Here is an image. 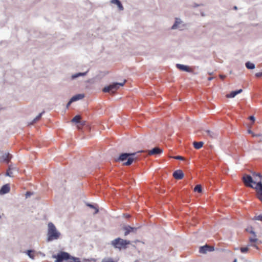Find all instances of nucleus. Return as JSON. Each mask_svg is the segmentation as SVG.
<instances>
[{"mask_svg":"<svg viewBox=\"0 0 262 262\" xmlns=\"http://www.w3.org/2000/svg\"><path fill=\"white\" fill-rule=\"evenodd\" d=\"M184 174L182 170L178 169L173 173V177L177 180H181L183 178Z\"/></svg>","mask_w":262,"mask_h":262,"instance_id":"obj_11","label":"nucleus"},{"mask_svg":"<svg viewBox=\"0 0 262 262\" xmlns=\"http://www.w3.org/2000/svg\"><path fill=\"white\" fill-rule=\"evenodd\" d=\"M245 66L249 70H253L255 68V64L250 61H247L245 63Z\"/></svg>","mask_w":262,"mask_h":262,"instance_id":"obj_21","label":"nucleus"},{"mask_svg":"<svg viewBox=\"0 0 262 262\" xmlns=\"http://www.w3.org/2000/svg\"><path fill=\"white\" fill-rule=\"evenodd\" d=\"M233 9L234 10H237V9H238V8H237V6H234L233 7Z\"/></svg>","mask_w":262,"mask_h":262,"instance_id":"obj_51","label":"nucleus"},{"mask_svg":"<svg viewBox=\"0 0 262 262\" xmlns=\"http://www.w3.org/2000/svg\"><path fill=\"white\" fill-rule=\"evenodd\" d=\"M117 6L119 10L122 11L124 9V7L120 1L118 4H117Z\"/></svg>","mask_w":262,"mask_h":262,"instance_id":"obj_33","label":"nucleus"},{"mask_svg":"<svg viewBox=\"0 0 262 262\" xmlns=\"http://www.w3.org/2000/svg\"><path fill=\"white\" fill-rule=\"evenodd\" d=\"M138 159V157H135V156H130V157H128L127 159V161L125 163H124V165H126V166H128V165H130L132 164V163L133 162V161L134 160H136Z\"/></svg>","mask_w":262,"mask_h":262,"instance_id":"obj_17","label":"nucleus"},{"mask_svg":"<svg viewBox=\"0 0 262 262\" xmlns=\"http://www.w3.org/2000/svg\"><path fill=\"white\" fill-rule=\"evenodd\" d=\"M84 97V95L83 94H78L72 96L71 99V101L73 102L77 101L78 100H81Z\"/></svg>","mask_w":262,"mask_h":262,"instance_id":"obj_15","label":"nucleus"},{"mask_svg":"<svg viewBox=\"0 0 262 262\" xmlns=\"http://www.w3.org/2000/svg\"><path fill=\"white\" fill-rule=\"evenodd\" d=\"M10 191L9 185L7 184L3 185L0 189V194H5L8 193Z\"/></svg>","mask_w":262,"mask_h":262,"instance_id":"obj_14","label":"nucleus"},{"mask_svg":"<svg viewBox=\"0 0 262 262\" xmlns=\"http://www.w3.org/2000/svg\"><path fill=\"white\" fill-rule=\"evenodd\" d=\"M213 78L212 77H208L207 78V79H208V80H209V81H211V80H212V79H213Z\"/></svg>","mask_w":262,"mask_h":262,"instance_id":"obj_50","label":"nucleus"},{"mask_svg":"<svg viewBox=\"0 0 262 262\" xmlns=\"http://www.w3.org/2000/svg\"><path fill=\"white\" fill-rule=\"evenodd\" d=\"M119 0H111V3L114 4H115L117 5V4H118L119 3Z\"/></svg>","mask_w":262,"mask_h":262,"instance_id":"obj_44","label":"nucleus"},{"mask_svg":"<svg viewBox=\"0 0 262 262\" xmlns=\"http://www.w3.org/2000/svg\"><path fill=\"white\" fill-rule=\"evenodd\" d=\"M235 250H238V248H235Z\"/></svg>","mask_w":262,"mask_h":262,"instance_id":"obj_57","label":"nucleus"},{"mask_svg":"<svg viewBox=\"0 0 262 262\" xmlns=\"http://www.w3.org/2000/svg\"><path fill=\"white\" fill-rule=\"evenodd\" d=\"M130 243L129 241L118 237L112 241L111 244L114 248L121 250L126 249L127 245L130 244Z\"/></svg>","mask_w":262,"mask_h":262,"instance_id":"obj_4","label":"nucleus"},{"mask_svg":"<svg viewBox=\"0 0 262 262\" xmlns=\"http://www.w3.org/2000/svg\"><path fill=\"white\" fill-rule=\"evenodd\" d=\"M125 80L123 82H116V84H117V86H118V88L119 89L120 86H123L124 85V84H125Z\"/></svg>","mask_w":262,"mask_h":262,"instance_id":"obj_37","label":"nucleus"},{"mask_svg":"<svg viewBox=\"0 0 262 262\" xmlns=\"http://www.w3.org/2000/svg\"><path fill=\"white\" fill-rule=\"evenodd\" d=\"M86 205H87L88 206L90 207V208H94V209H95V214H96V213H98V211H99L98 209V208H96L94 205H93V204H90V203H87V204H86Z\"/></svg>","mask_w":262,"mask_h":262,"instance_id":"obj_30","label":"nucleus"},{"mask_svg":"<svg viewBox=\"0 0 262 262\" xmlns=\"http://www.w3.org/2000/svg\"><path fill=\"white\" fill-rule=\"evenodd\" d=\"M250 173L254 177H258L259 178L261 179V174L260 173L256 172L254 171H250Z\"/></svg>","mask_w":262,"mask_h":262,"instance_id":"obj_31","label":"nucleus"},{"mask_svg":"<svg viewBox=\"0 0 262 262\" xmlns=\"http://www.w3.org/2000/svg\"><path fill=\"white\" fill-rule=\"evenodd\" d=\"M249 134H250L253 137H255L258 138L259 141L262 142V133H259L258 132H248Z\"/></svg>","mask_w":262,"mask_h":262,"instance_id":"obj_19","label":"nucleus"},{"mask_svg":"<svg viewBox=\"0 0 262 262\" xmlns=\"http://www.w3.org/2000/svg\"><path fill=\"white\" fill-rule=\"evenodd\" d=\"M248 119L251 123H254L255 121V117L253 115L250 116L248 117Z\"/></svg>","mask_w":262,"mask_h":262,"instance_id":"obj_36","label":"nucleus"},{"mask_svg":"<svg viewBox=\"0 0 262 262\" xmlns=\"http://www.w3.org/2000/svg\"><path fill=\"white\" fill-rule=\"evenodd\" d=\"M47 242H51L57 240L61 236V233L57 230L53 223L50 222L48 224Z\"/></svg>","mask_w":262,"mask_h":262,"instance_id":"obj_2","label":"nucleus"},{"mask_svg":"<svg viewBox=\"0 0 262 262\" xmlns=\"http://www.w3.org/2000/svg\"><path fill=\"white\" fill-rule=\"evenodd\" d=\"M142 151H139L137 152V153H139ZM136 154H137V152H130V153L123 152V153H122L119 156V157L118 158L117 161H119V162H123L124 160H125L126 159H127V158L128 157L135 156Z\"/></svg>","mask_w":262,"mask_h":262,"instance_id":"obj_7","label":"nucleus"},{"mask_svg":"<svg viewBox=\"0 0 262 262\" xmlns=\"http://www.w3.org/2000/svg\"><path fill=\"white\" fill-rule=\"evenodd\" d=\"M116 84V82H112L110 84L105 86L102 89L103 92L114 94L118 89L117 84Z\"/></svg>","mask_w":262,"mask_h":262,"instance_id":"obj_6","label":"nucleus"},{"mask_svg":"<svg viewBox=\"0 0 262 262\" xmlns=\"http://www.w3.org/2000/svg\"><path fill=\"white\" fill-rule=\"evenodd\" d=\"M249 241L252 243H254L257 241V238L254 236V237H250Z\"/></svg>","mask_w":262,"mask_h":262,"instance_id":"obj_39","label":"nucleus"},{"mask_svg":"<svg viewBox=\"0 0 262 262\" xmlns=\"http://www.w3.org/2000/svg\"><path fill=\"white\" fill-rule=\"evenodd\" d=\"M203 142H193V145L196 149L201 148L203 145Z\"/></svg>","mask_w":262,"mask_h":262,"instance_id":"obj_22","label":"nucleus"},{"mask_svg":"<svg viewBox=\"0 0 262 262\" xmlns=\"http://www.w3.org/2000/svg\"><path fill=\"white\" fill-rule=\"evenodd\" d=\"M237 261V259H235L233 261V262H236Z\"/></svg>","mask_w":262,"mask_h":262,"instance_id":"obj_55","label":"nucleus"},{"mask_svg":"<svg viewBox=\"0 0 262 262\" xmlns=\"http://www.w3.org/2000/svg\"><path fill=\"white\" fill-rule=\"evenodd\" d=\"M163 152V150L158 147H154L151 150L148 151V155H156L161 154Z\"/></svg>","mask_w":262,"mask_h":262,"instance_id":"obj_12","label":"nucleus"},{"mask_svg":"<svg viewBox=\"0 0 262 262\" xmlns=\"http://www.w3.org/2000/svg\"><path fill=\"white\" fill-rule=\"evenodd\" d=\"M39 254H40L41 256H42V257L45 256V254H44L43 253H42V252H39Z\"/></svg>","mask_w":262,"mask_h":262,"instance_id":"obj_49","label":"nucleus"},{"mask_svg":"<svg viewBox=\"0 0 262 262\" xmlns=\"http://www.w3.org/2000/svg\"><path fill=\"white\" fill-rule=\"evenodd\" d=\"M102 262H114L112 258L104 259Z\"/></svg>","mask_w":262,"mask_h":262,"instance_id":"obj_42","label":"nucleus"},{"mask_svg":"<svg viewBox=\"0 0 262 262\" xmlns=\"http://www.w3.org/2000/svg\"><path fill=\"white\" fill-rule=\"evenodd\" d=\"M74 102L73 101H71V99L70 98L69 101H68V102L67 103V105H66V107L67 108H68L71 105V104Z\"/></svg>","mask_w":262,"mask_h":262,"instance_id":"obj_41","label":"nucleus"},{"mask_svg":"<svg viewBox=\"0 0 262 262\" xmlns=\"http://www.w3.org/2000/svg\"><path fill=\"white\" fill-rule=\"evenodd\" d=\"M248 247H242L241 248V251L242 253H246L248 251Z\"/></svg>","mask_w":262,"mask_h":262,"instance_id":"obj_38","label":"nucleus"},{"mask_svg":"<svg viewBox=\"0 0 262 262\" xmlns=\"http://www.w3.org/2000/svg\"><path fill=\"white\" fill-rule=\"evenodd\" d=\"M182 23L180 18H176L175 21L173 25L171 27V29L174 30L179 28L178 26Z\"/></svg>","mask_w":262,"mask_h":262,"instance_id":"obj_18","label":"nucleus"},{"mask_svg":"<svg viewBox=\"0 0 262 262\" xmlns=\"http://www.w3.org/2000/svg\"><path fill=\"white\" fill-rule=\"evenodd\" d=\"M242 92H243V90L241 89H238V90H236L235 91H232L230 92L228 94H227L226 95V97L227 98H234L237 95L241 93Z\"/></svg>","mask_w":262,"mask_h":262,"instance_id":"obj_13","label":"nucleus"},{"mask_svg":"<svg viewBox=\"0 0 262 262\" xmlns=\"http://www.w3.org/2000/svg\"><path fill=\"white\" fill-rule=\"evenodd\" d=\"M11 156L9 153L4 154L2 157V159L3 161L8 162L11 159Z\"/></svg>","mask_w":262,"mask_h":262,"instance_id":"obj_20","label":"nucleus"},{"mask_svg":"<svg viewBox=\"0 0 262 262\" xmlns=\"http://www.w3.org/2000/svg\"><path fill=\"white\" fill-rule=\"evenodd\" d=\"M201 6H204V5L203 4H198L196 3H194L193 7L194 8H196V7H198Z\"/></svg>","mask_w":262,"mask_h":262,"instance_id":"obj_46","label":"nucleus"},{"mask_svg":"<svg viewBox=\"0 0 262 262\" xmlns=\"http://www.w3.org/2000/svg\"><path fill=\"white\" fill-rule=\"evenodd\" d=\"M173 158L174 159H177V160H184V158L183 157H181V156H180L173 157Z\"/></svg>","mask_w":262,"mask_h":262,"instance_id":"obj_40","label":"nucleus"},{"mask_svg":"<svg viewBox=\"0 0 262 262\" xmlns=\"http://www.w3.org/2000/svg\"><path fill=\"white\" fill-rule=\"evenodd\" d=\"M221 78L222 79H223V78H224V76H221Z\"/></svg>","mask_w":262,"mask_h":262,"instance_id":"obj_54","label":"nucleus"},{"mask_svg":"<svg viewBox=\"0 0 262 262\" xmlns=\"http://www.w3.org/2000/svg\"><path fill=\"white\" fill-rule=\"evenodd\" d=\"M33 252V250H28L27 251V255L31 259H34V255L31 254V253Z\"/></svg>","mask_w":262,"mask_h":262,"instance_id":"obj_32","label":"nucleus"},{"mask_svg":"<svg viewBox=\"0 0 262 262\" xmlns=\"http://www.w3.org/2000/svg\"><path fill=\"white\" fill-rule=\"evenodd\" d=\"M176 67H177V69L182 71H184L188 73L192 72V71L190 69V67L188 66L177 63L176 64Z\"/></svg>","mask_w":262,"mask_h":262,"instance_id":"obj_9","label":"nucleus"},{"mask_svg":"<svg viewBox=\"0 0 262 262\" xmlns=\"http://www.w3.org/2000/svg\"><path fill=\"white\" fill-rule=\"evenodd\" d=\"M88 72V71L84 72H78L72 75L71 79L72 80L75 79L80 76H85Z\"/></svg>","mask_w":262,"mask_h":262,"instance_id":"obj_16","label":"nucleus"},{"mask_svg":"<svg viewBox=\"0 0 262 262\" xmlns=\"http://www.w3.org/2000/svg\"><path fill=\"white\" fill-rule=\"evenodd\" d=\"M69 260H70L69 262H81L79 258L72 256L71 255L70 258Z\"/></svg>","mask_w":262,"mask_h":262,"instance_id":"obj_27","label":"nucleus"},{"mask_svg":"<svg viewBox=\"0 0 262 262\" xmlns=\"http://www.w3.org/2000/svg\"><path fill=\"white\" fill-rule=\"evenodd\" d=\"M123 229L125 231L124 235L126 236L130 232H135L137 230V228L133 227L130 226H125L123 227Z\"/></svg>","mask_w":262,"mask_h":262,"instance_id":"obj_10","label":"nucleus"},{"mask_svg":"<svg viewBox=\"0 0 262 262\" xmlns=\"http://www.w3.org/2000/svg\"><path fill=\"white\" fill-rule=\"evenodd\" d=\"M247 131L250 132V131H252V130H251V129L250 128H248L247 129Z\"/></svg>","mask_w":262,"mask_h":262,"instance_id":"obj_52","label":"nucleus"},{"mask_svg":"<svg viewBox=\"0 0 262 262\" xmlns=\"http://www.w3.org/2000/svg\"><path fill=\"white\" fill-rule=\"evenodd\" d=\"M130 215L129 214L126 215V217H129Z\"/></svg>","mask_w":262,"mask_h":262,"instance_id":"obj_53","label":"nucleus"},{"mask_svg":"<svg viewBox=\"0 0 262 262\" xmlns=\"http://www.w3.org/2000/svg\"><path fill=\"white\" fill-rule=\"evenodd\" d=\"M71 122L75 123L77 125L78 129H89L90 130H91V129H102L101 128L96 129L94 128V126H92L91 125H90L89 123H88L86 121L81 119V116L80 115H76V116H75L71 120Z\"/></svg>","mask_w":262,"mask_h":262,"instance_id":"obj_3","label":"nucleus"},{"mask_svg":"<svg viewBox=\"0 0 262 262\" xmlns=\"http://www.w3.org/2000/svg\"><path fill=\"white\" fill-rule=\"evenodd\" d=\"M214 250L213 247L209 246L208 245H205L201 246L200 248L199 252L201 253L205 254L208 251H212Z\"/></svg>","mask_w":262,"mask_h":262,"instance_id":"obj_8","label":"nucleus"},{"mask_svg":"<svg viewBox=\"0 0 262 262\" xmlns=\"http://www.w3.org/2000/svg\"><path fill=\"white\" fill-rule=\"evenodd\" d=\"M71 255L66 252L61 251L57 255H53L52 257L56 258L55 262H62L63 260H69L70 258Z\"/></svg>","mask_w":262,"mask_h":262,"instance_id":"obj_5","label":"nucleus"},{"mask_svg":"<svg viewBox=\"0 0 262 262\" xmlns=\"http://www.w3.org/2000/svg\"><path fill=\"white\" fill-rule=\"evenodd\" d=\"M247 231L249 232V233H250L251 234H252L254 237H256L255 232L253 230H252V229H247Z\"/></svg>","mask_w":262,"mask_h":262,"instance_id":"obj_43","label":"nucleus"},{"mask_svg":"<svg viewBox=\"0 0 262 262\" xmlns=\"http://www.w3.org/2000/svg\"><path fill=\"white\" fill-rule=\"evenodd\" d=\"M44 113V112H42L40 113H39L35 118H34L33 119V120L32 121V122L30 123V124H33V123H35L36 122H37V121H38L41 118V116L43 114V113Z\"/></svg>","mask_w":262,"mask_h":262,"instance_id":"obj_25","label":"nucleus"},{"mask_svg":"<svg viewBox=\"0 0 262 262\" xmlns=\"http://www.w3.org/2000/svg\"><path fill=\"white\" fill-rule=\"evenodd\" d=\"M13 173H14V172H13V171H11V169L8 168V170H7L6 176L9 177H13Z\"/></svg>","mask_w":262,"mask_h":262,"instance_id":"obj_29","label":"nucleus"},{"mask_svg":"<svg viewBox=\"0 0 262 262\" xmlns=\"http://www.w3.org/2000/svg\"><path fill=\"white\" fill-rule=\"evenodd\" d=\"M253 220L262 221V214H260L258 215H255L253 217Z\"/></svg>","mask_w":262,"mask_h":262,"instance_id":"obj_34","label":"nucleus"},{"mask_svg":"<svg viewBox=\"0 0 262 262\" xmlns=\"http://www.w3.org/2000/svg\"><path fill=\"white\" fill-rule=\"evenodd\" d=\"M207 135L212 139L217 138L219 135L217 132H207Z\"/></svg>","mask_w":262,"mask_h":262,"instance_id":"obj_26","label":"nucleus"},{"mask_svg":"<svg viewBox=\"0 0 262 262\" xmlns=\"http://www.w3.org/2000/svg\"><path fill=\"white\" fill-rule=\"evenodd\" d=\"M44 113V112H42L40 113H39L35 118H34L33 119V120L32 121V122L30 123V124H33V123H35L36 122H37V121H38L41 118V116L43 114V113Z\"/></svg>","mask_w":262,"mask_h":262,"instance_id":"obj_24","label":"nucleus"},{"mask_svg":"<svg viewBox=\"0 0 262 262\" xmlns=\"http://www.w3.org/2000/svg\"><path fill=\"white\" fill-rule=\"evenodd\" d=\"M194 191L198 192H201L202 191V186L200 185H197L194 188Z\"/></svg>","mask_w":262,"mask_h":262,"instance_id":"obj_28","label":"nucleus"},{"mask_svg":"<svg viewBox=\"0 0 262 262\" xmlns=\"http://www.w3.org/2000/svg\"><path fill=\"white\" fill-rule=\"evenodd\" d=\"M262 178V175L261 174V179Z\"/></svg>","mask_w":262,"mask_h":262,"instance_id":"obj_58","label":"nucleus"},{"mask_svg":"<svg viewBox=\"0 0 262 262\" xmlns=\"http://www.w3.org/2000/svg\"><path fill=\"white\" fill-rule=\"evenodd\" d=\"M255 75L256 77H262V72L256 73Z\"/></svg>","mask_w":262,"mask_h":262,"instance_id":"obj_45","label":"nucleus"},{"mask_svg":"<svg viewBox=\"0 0 262 262\" xmlns=\"http://www.w3.org/2000/svg\"><path fill=\"white\" fill-rule=\"evenodd\" d=\"M32 194V193L30 191H27L26 193V197L28 198Z\"/></svg>","mask_w":262,"mask_h":262,"instance_id":"obj_47","label":"nucleus"},{"mask_svg":"<svg viewBox=\"0 0 262 262\" xmlns=\"http://www.w3.org/2000/svg\"><path fill=\"white\" fill-rule=\"evenodd\" d=\"M44 113V112H42L40 113H39L35 118H34L33 119V120L32 121V122L30 123V124H33V123H35L36 122H37V121H38L41 118V116L43 114V113Z\"/></svg>","mask_w":262,"mask_h":262,"instance_id":"obj_23","label":"nucleus"},{"mask_svg":"<svg viewBox=\"0 0 262 262\" xmlns=\"http://www.w3.org/2000/svg\"><path fill=\"white\" fill-rule=\"evenodd\" d=\"M205 131L208 132V131H210V130H209V129H207V130H205Z\"/></svg>","mask_w":262,"mask_h":262,"instance_id":"obj_56","label":"nucleus"},{"mask_svg":"<svg viewBox=\"0 0 262 262\" xmlns=\"http://www.w3.org/2000/svg\"><path fill=\"white\" fill-rule=\"evenodd\" d=\"M9 168H11V171H13V172H18L17 168L15 166H13L12 165H9Z\"/></svg>","mask_w":262,"mask_h":262,"instance_id":"obj_35","label":"nucleus"},{"mask_svg":"<svg viewBox=\"0 0 262 262\" xmlns=\"http://www.w3.org/2000/svg\"><path fill=\"white\" fill-rule=\"evenodd\" d=\"M242 181L246 187L254 188L256 191L258 199L262 202V182L261 180L256 182L249 174H244Z\"/></svg>","mask_w":262,"mask_h":262,"instance_id":"obj_1","label":"nucleus"},{"mask_svg":"<svg viewBox=\"0 0 262 262\" xmlns=\"http://www.w3.org/2000/svg\"><path fill=\"white\" fill-rule=\"evenodd\" d=\"M201 13V15L202 16L204 17V16H205V13H204V12H203V11H201V13Z\"/></svg>","mask_w":262,"mask_h":262,"instance_id":"obj_48","label":"nucleus"}]
</instances>
